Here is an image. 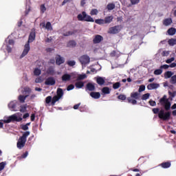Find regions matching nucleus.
Segmentation results:
<instances>
[{
	"label": "nucleus",
	"mask_w": 176,
	"mask_h": 176,
	"mask_svg": "<svg viewBox=\"0 0 176 176\" xmlns=\"http://www.w3.org/2000/svg\"><path fill=\"white\" fill-rule=\"evenodd\" d=\"M102 92L103 94H109L111 93V89H109V87H104L102 89Z\"/></svg>",
	"instance_id": "nucleus-25"
},
{
	"label": "nucleus",
	"mask_w": 176,
	"mask_h": 176,
	"mask_svg": "<svg viewBox=\"0 0 176 176\" xmlns=\"http://www.w3.org/2000/svg\"><path fill=\"white\" fill-rule=\"evenodd\" d=\"M85 5H86V0H81L80 6L83 7Z\"/></svg>",
	"instance_id": "nucleus-63"
},
{
	"label": "nucleus",
	"mask_w": 176,
	"mask_h": 176,
	"mask_svg": "<svg viewBox=\"0 0 176 176\" xmlns=\"http://www.w3.org/2000/svg\"><path fill=\"white\" fill-rule=\"evenodd\" d=\"M168 44L170 45V46H174V45H175V40L174 39H170L168 40Z\"/></svg>",
	"instance_id": "nucleus-52"
},
{
	"label": "nucleus",
	"mask_w": 176,
	"mask_h": 176,
	"mask_svg": "<svg viewBox=\"0 0 176 176\" xmlns=\"http://www.w3.org/2000/svg\"><path fill=\"white\" fill-rule=\"evenodd\" d=\"M45 28L46 30H53V28L52 27V23L50 22H47L45 25Z\"/></svg>",
	"instance_id": "nucleus-41"
},
{
	"label": "nucleus",
	"mask_w": 176,
	"mask_h": 176,
	"mask_svg": "<svg viewBox=\"0 0 176 176\" xmlns=\"http://www.w3.org/2000/svg\"><path fill=\"white\" fill-rule=\"evenodd\" d=\"M90 96L95 100H98L101 97V94L100 92H91Z\"/></svg>",
	"instance_id": "nucleus-17"
},
{
	"label": "nucleus",
	"mask_w": 176,
	"mask_h": 176,
	"mask_svg": "<svg viewBox=\"0 0 176 176\" xmlns=\"http://www.w3.org/2000/svg\"><path fill=\"white\" fill-rule=\"evenodd\" d=\"M68 47H75L76 46V42L74 40H71L67 43Z\"/></svg>",
	"instance_id": "nucleus-26"
},
{
	"label": "nucleus",
	"mask_w": 176,
	"mask_h": 176,
	"mask_svg": "<svg viewBox=\"0 0 176 176\" xmlns=\"http://www.w3.org/2000/svg\"><path fill=\"white\" fill-rule=\"evenodd\" d=\"M74 89H75V85H74L72 84L68 85L67 87V91H70V90H74Z\"/></svg>",
	"instance_id": "nucleus-49"
},
{
	"label": "nucleus",
	"mask_w": 176,
	"mask_h": 176,
	"mask_svg": "<svg viewBox=\"0 0 176 176\" xmlns=\"http://www.w3.org/2000/svg\"><path fill=\"white\" fill-rule=\"evenodd\" d=\"M47 74L49 75H54V68H53V67H50L47 70Z\"/></svg>",
	"instance_id": "nucleus-31"
},
{
	"label": "nucleus",
	"mask_w": 176,
	"mask_h": 176,
	"mask_svg": "<svg viewBox=\"0 0 176 176\" xmlns=\"http://www.w3.org/2000/svg\"><path fill=\"white\" fill-rule=\"evenodd\" d=\"M170 83L172 85H175V83H176V75H175V76H173L170 78Z\"/></svg>",
	"instance_id": "nucleus-45"
},
{
	"label": "nucleus",
	"mask_w": 176,
	"mask_h": 176,
	"mask_svg": "<svg viewBox=\"0 0 176 176\" xmlns=\"http://www.w3.org/2000/svg\"><path fill=\"white\" fill-rule=\"evenodd\" d=\"M74 34H75V32L69 31L66 32L65 33H63V36H69L71 35H74Z\"/></svg>",
	"instance_id": "nucleus-37"
},
{
	"label": "nucleus",
	"mask_w": 176,
	"mask_h": 176,
	"mask_svg": "<svg viewBox=\"0 0 176 176\" xmlns=\"http://www.w3.org/2000/svg\"><path fill=\"white\" fill-rule=\"evenodd\" d=\"M142 91H145V85H140L138 89V93H142Z\"/></svg>",
	"instance_id": "nucleus-44"
},
{
	"label": "nucleus",
	"mask_w": 176,
	"mask_h": 176,
	"mask_svg": "<svg viewBox=\"0 0 176 176\" xmlns=\"http://www.w3.org/2000/svg\"><path fill=\"white\" fill-rule=\"evenodd\" d=\"M30 134V131H25L23 133L22 136L19 138L16 143L18 149H23V148L25 146V143L27 142V137H28Z\"/></svg>",
	"instance_id": "nucleus-3"
},
{
	"label": "nucleus",
	"mask_w": 176,
	"mask_h": 176,
	"mask_svg": "<svg viewBox=\"0 0 176 176\" xmlns=\"http://www.w3.org/2000/svg\"><path fill=\"white\" fill-rule=\"evenodd\" d=\"M35 38H36V32H35V29H33L32 32L30 33L28 42L25 43L24 46V50L20 56V58H23V57H25L27 54H28V52L30 50V43H32V42L35 41Z\"/></svg>",
	"instance_id": "nucleus-1"
},
{
	"label": "nucleus",
	"mask_w": 176,
	"mask_h": 176,
	"mask_svg": "<svg viewBox=\"0 0 176 176\" xmlns=\"http://www.w3.org/2000/svg\"><path fill=\"white\" fill-rule=\"evenodd\" d=\"M55 60L56 65H61V64L65 63V59L60 55H56Z\"/></svg>",
	"instance_id": "nucleus-12"
},
{
	"label": "nucleus",
	"mask_w": 176,
	"mask_h": 176,
	"mask_svg": "<svg viewBox=\"0 0 176 176\" xmlns=\"http://www.w3.org/2000/svg\"><path fill=\"white\" fill-rule=\"evenodd\" d=\"M153 112L155 115L158 113V118L162 120H170V118H171L170 111L164 112V110L163 109L160 111L159 108H154L153 109Z\"/></svg>",
	"instance_id": "nucleus-2"
},
{
	"label": "nucleus",
	"mask_w": 176,
	"mask_h": 176,
	"mask_svg": "<svg viewBox=\"0 0 176 176\" xmlns=\"http://www.w3.org/2000/svg\"><path fill=\"white\" fill-rule=\"evenodd\" d=\"M168 94L171 97V98H169V100H170L172 101L173 98H174V97H175V93L171 92V91H168Z\"/></svg>",
	"instance_id": "nucleus-53"
},
{
	"label": "nucleus",
	"mask_w": 176,
	"mask_h": 176,
	"mask_svg": "<svg viewBox=\"0 0 176 176\" xmlns=\"http://www.w3.org/2000/svg\"><path fill=\"white\" fill-rule=\"evenodd\" d=\"M168 35H175L176 29L175 28H170L167 31Z\"/></svg>",
	"instance_id": "nucleus-24"
},
{
	"label": "nucleus",
	"mask_w": 176,
	"mask_h": 176,
	"mask_svg": "<svg viewBox=\"0 0 176 176\" xmlns=\"http://www.w3.org/2000/svg\"><path fill=\"white\" fill-rule=\"evenodd\" d=\"M91 16H97L98 14V10L97 9H92L90 12Z\"/></svg>",
	"instance_id": "nucleus-33"
},
{
	"label": "nucleus",
	"mask_w": 176,
	"mask_h": 176,
	"mask_svg": "<svg viewBox=\"0 0 176 176\" xmlns=\"http://www.w3.org/2000/svg\"><path fill=\"white\" fill-rule=\"evenodd\" d=\"M71 74H65L62 76V80L63 82H69L71 80Z\"/></svg>",
	"instance_id": "nucleus-16"
},
{
	"label": "nucleus",
	"mask_w": 176,
	"mask_h": 176,
	"mask_svg": "<svg viewBox=\"0 0 176 176\" xmlns=\"http://www.w3.org/2000/svg\"><path fill=\"white\" fill-rule=\"evenodd\" d=\"M21 127L24 131H27V130H28V126L26 124H22Z\"/></svg>",
	"instance_id": "nucleus-55"
},
{
	"label": "nucleus",
	"mask_w": 176,
	"mask_h": 176,
	"mask_svg": "<svg viewBox=\"0 0 176 176\" xmlns=\"http://www.w3.org/2000/svg\"><path fill=\"white\" fill-rule=\"evenodd\" d=\"M141 98V94L139 92H132L131 93V96L126 98L127 102L129 104H132V105H137V100Z\"/></svg>",
	"instance_id": "nucleus-4"
},
{
	"label": "nucleus",
	"mask_w": 176,
	"mask_h": 176,
	"mask_svg": "<svg viewBox=\"0 0 176 176\" xmlns=\"http://www.w3.org/2000/svg\"><path fill=\"white\" fill-rule=\"evenodd\" d=\"M161 68H163L164 69H168L170 68V65H164L161 66Z\"/></svg>",
	"instance_id": "nucleus-57"
},
{
	"label": "nucleus",
	"mask_w": 176,
	"mask_h": 176,
	"mask_svg": "<svg viewBox=\"0 0 176 176\" xmlns=\"http://www.w3.org/2000/svg\"><path fill=\"white\" fill-rule=\"evenodd\" d=\"M52 96H47L46 98H45V102L46 104H50V102H52Z\"/></svg>",
	"instance_id": "nucleus-50"
},
{
	"label": "nucleus",
	"mask_w": 176,
	"mask_h": 176,
	"mask_svg": "<svg viewBox=\"0 0 176 176\" xmlns=\"http://www.w3.org/2000/svg\"><path fill=\"white\" fill-rule=\"evenodd\" d=\"M119 87H120V82H117L113 85V89H114V90L119 89Z\"/></svg>",
	"instance_id": "nucleus-38"
},
{
	"label": "nucleus",
	"mask_w": 176,
	"mask_h": 176,
	"mask_svg": "<svg viewBox=\"0 0 176 176\" xmlns=\"http://www.w3.org/2000/svg\"><path fill=\"white\" fill-rule=\"evenodd\" d=\"M107 10H113V9H115V3H110L107 4Z\"/></svg>",
	"instance_id": "nucleus-30"
},
{
	"label": "nucleus",
	"mask_w": 176,
	"mask_h": 176,
	"mask_svg": "<svg viewBox=\"0 0 176 176\" xmlns=\"http://www.w3.org/2000/svg\"><path fill=\"white\" fill-rule=\"evenodd\" d=\"M172 77H173L172 72L168 71V72H165V74H164L165 79H168V78H172Z\"/></svg>",
	"instance_id": "nucleus-28"
},
{
	"label": "nucleus",
	"mask_w": 176,
	"mask_h": 176,
	"mask_svg": "<svg viewBox=\"0 0 176 176\" xmlns=\"http://www.w3.org/2000/svg\"><path fill=\"white\" fill-rule=\"evenodd\" d=\"M75 86L77 89H82V87L85 86V82L82 81L77 82H76Z\"/></svg>",
	"instance_id": "nucleus-27"
},
{
	"label": "nucleus",
	"mask_w": 176,
	"mask_h": 176,
	"mask_svg": "<svg viewBox=\"0 0 176 176\" xmlns=\"http://www.w3.org/2000/svg\"><path fill=\"white\" fill-rule=\"evenodd\" d=\"M16 107H17V104L15 102H11L8 104V108L12 111L16 109Z\"/></svg>",
	"instance_id": "nucleus-22"
},
{
	"label": "nucleus",
	"mask_w": 176,
	"mask_h": 176,
	"mask_svg": "<svg viewBox=\"0 0 176 176\" xmlns=\"http://www.w3.org/2000/svg\"><path fill=\"white\" fill-rule=\"evenodd\" d=\"M5 166H6V162H2L0 163V171H2V170L5 168Z\"/></svg>",
	"instance_id": "nucleus-46"
},
{
	"label": "nucleus",
	"mask_w": 176,
	"mask_h": 176,
	"mask_svg": "<svg viewBox=\"0 0 176 176\" xmlns=\"http://www.w3.org/2000/svg\"><path fill=\"white\" fill-rule=\"evenodd\" d=\"M6 50H7L8 53H12V47H10V46L7 45Z\"/></svg>",
	"instance_id": "nucleus-58"
},
{
	"label": "nucleus",
	"mask_w": 176,
	"mask_h": 176,
	"mask_svg": "<svg viewBox=\"0 0 176 176\" xmlns=\"http://www.w3.org/2000/svg\"><path fill=\"white\" fill-rule=\"evenodd\" d=\"M170 68H175L176 67V63H173L169 65Z\"/></svg>",
	"instance_id": "nucleus-64"
},
{
	"label": "nucleus",
	"mask_w": 176,
	"mask_h": 176,
	"mask_svg": "<svg viewBox=\"0 0 176 176\" xmlns=\"http://www.w3.org/2000/svg\"><path fill=\"white\" fill-rule=\"evenodd\" d=\"M122 25H116L109 28L108 34H119L122 31Z\"/></svg>",
	"instance_id": "nucleus-8"
},
{
	"label": "nucleus",
	"mask_w": 176,
	"mask_h": 176,
	"mask_svg": "<svg viewBox=\"0 0 176 176\" xmlns=\"http://www.w3.org/2000/svg\"><path fill=\"white\" fill-rule=\"evenodd\" d=\"M78 21H87L88 23H94V19L90 15H88L86 12H82L77 16Z\"/></svg>",
	"instance_id": "nucleus-5"
},
{
	"label": "nucleus",
	"mask_w": 176,
	"mask_h": 176,
	"mask_svg": "<svg viewBox=\"0 0 176 176\" xmlns=\"http://www.w3.org/2000/svg\"><path fill=\"white\" fill-rule=\"evenodd\" d=\"M104 24H110V23H112L113 21V16H106L104 19Z\"/></svg>",
	"instance_id": "nucleus-18"
},
{
	"label": "nucleus",
	"mask_w": 176,
	"mask_h": 176,
	"mask_svg": "<svg viewBox=\"0 0 176 176\" xmlns=\"http://www.w3.org/2000/svg\"><path fill=\"white\" fill-rule=\"evenodd\" d=\"M160 103L161 105L164 106L165 111H170V109L171 108V102L168 100V98H167L166 95H164L163 97L160 99Z\"/></svg>",
	"instance_id": "nucleus-6"
},
{
	"label": "nucleus",
	"mask_w": 176,
	"mask_h": 176,
	"mask_svg": "<svg viewBox=\"0 0 176 176\" xmlns=\"http://www.w3.org/2000/svg\"><path fill=\"white\" fill-rule=\"evenodd\" d=\"M23 91L25 94H30V93H31V88L25 87L23 89Z\"/></svg>",
	"instance_id": "nucleus-42"
},
{
	"label": "nucleus",
	"mask_w": 176,
	"mask_h": 176,
	"mask_svg": "<svg viewBox=\"0 0 176 176\" xmlns=\"http://www.w3.org/2000/svg\"><path fill=\"white\" fill-rule=\"evenodd\" d=\"M150 96H151V94H149V93L144 94L142 96V100L143 101L145 100H148V98H149Z\"/></svg>",
	"instance_id": "nucleus-34"
},
{
	"label": "nucleus",
	"mask_w": 176,
	"mask_h": 176,
	"mask_svg": "<svg viewBox=\"0 0 176 176\" xmlns=\"http://www.w3.org/2000/svg\"><path fill=\"white\" fill-rule=\"evenodd\" d=\"M95 23L96 24H105L104 19H96Z\"/></svg>",
	"instance_id": "nucleus-43"
},
{
	"label": "nucleus",
	"mask_w": 176,
	"mask_h": 176,
	"mask_svg": "<svg viewBox=\"0 0 176 176\" xmlns=\"http://www.w3.org/2000/svg\"><path fill=\"white\" fill-rule=\"evenodd\" d=\"M87 76L86 74H80L78 76L77 80H83V79H86Z\"/></svg>",
	"instance_id": "nucleus-36"
},
{
	"label": "nucleus",
	"mask_w": 176,
	"mask_h": 176,
	"mask_svg": "<svg viewBox=\"0 0 176 176\" xmlns=\"http://www.w3.org/2000/svg\"><path fill=\"white\" fill-rule=\"evenodd\" d=\"M160 166L162 168H170V167H171V162L170 161L162 162L160 164Z\"/></svg>",
	"instance_id": "nucleus-15"
},
{
	"label": "nucleus",
	"mask_w": 176,
	"mask_h": 176,
	"mask_svg": "<svg viewBox=\"0 0 176 176\" xmlns=\"http://www.w3.org/2000/svg\"><path fill=\"white\" fill-rule=\"evenodd\" d=\"M41 69L36 68L34 71V74L35 75V76H39V75H41Z\"/></svg>",
	"instance_id": "nucleus-35"
},
{
	"label": "nucleus",
	"mask_w": 176,
	"mask_h": 176,
	"mask_svg": "<svg viewBox=\"0 0 176 176\" xmlns=\"http://www.w3.org/2000/svg\"><path fill=\"white\" fill-rule=\"evenodd\" d=\"M79 61L82 65H86L90 63V57L87 55H82L79 58Z\"/></svg>",
	"instance_id": "nucleus-9"
},
{
	"label": "nucleus",
	"mask_w": 176,
	"mask_h": 176,
	"mask_svg": "<svg viewBox=\"0 0 176 176\" xmlns=\"http://www.w3.org/2000/svg\"><path fill=\"white\" fill-rule=\"evenodd\" d=\"M162 69H157L154 71V75H162Z\"/></svg>",
	"instance_id": "nucleus-40"
},
{
	"label": "nucleus",
	"mask_w": 176,
	"mask_h": 176,
	"mask_svg": "<svg viewBox=\"0 0 176 176\" xmlns=\"http://www.w3.org/2000/svg\"><path fill=\"white\" fill-rule=\"evenodd\" d=\"M118 100H122V101H124V100H126V97L125 95L120 94V95L118 96Z\"/></svg>",
	"instance_id": "nucleus-47"
},
{
	"label": "nucleus",
	"mask_w": 176,
	"mask_h": 176,
	"mask_svg": "<svg viewBox=\"0 0 176 176\" xmlns=\"http://www.w3.org/2000/svg\"><path fill=\"white\" fill-rule=\"evenodd\" d=\"M160 85L157 83H151L148 85H147L148 90H154L155 89H157Z\"/></svg>",
	"instance_id": "nucleus-14"
},
{
	"label": "nucleus",
	"mask_w": 176,
	"mask_h": 176,
	"mask_svg": "<svg viewBox=\"0 0 176 176\" xmlns=\"http://www.w3.org/2000/svg\"><path fill=\"white\" fill-rule=\"evenodd\" d=\"M50 64H56V60L54 58H51L49 62Z\"/></svg>",
	"instance_id": "nucleus-61"
},
{
	"label": "nucleus",
	"mask_w": 176,
	"mask_h": 176,
	"mask_svg": "<svg viewBox=\"0 0 176 176\" xmlns=\"http://www.w3.org/2000/svg\"><path fill=\"white\" fill-rule=\"evenodd\" d=\"M28 97V95H20L18 98L19 100L20 101V102H25V100L27 99V98Z\"/></svg>",
	"instance_id": "nucleus-23"
},
{
	"label": "nucleus",
	"mask_w": 176,
	"mask_h": 176,
	"mask_svg": "<svg viewBox=\"0 0 176 176\" xmlns=\"http://www.w3.org/2000/svg\"><path fill=\"white\" fill-rule=\"evenodd\" d=\"M67 64L69 67H74L76 64V62L75 60H69L67 62Z\"/></svg>",
	"instance_id": "nucleus-39"
},
{
	"label": "nucleus",
	"mask_w": 176,
	"mask_h": 176,
	"mask_svg": "<svg viewBox=\"0 0 176 176\" xmlns=\"http://www.w3.org/2000/svg\"><path fill=\"white\" fill-rule=\"evenodd\" d=\"M96 83H98V85H100V86H102V85L105 83V78L104 79V78L102 77H98L96 79Z\"/></svg>",
	"instance_id": "nucleus-20"
},
{
	"label": "nucleus",
	"mask_w": 176,
	"mask_h": 176,
	"mask_svg": "<svg viewBox=\"0 0 176 176\" xmlns=\"http://www.w3.org/2000/svg\"><path fill=\"white\" fill-rule=\"evenodd\" d=\"M28 156V151H26L25 153H24L22 155L23 159H25V157H27Z\"/></svg>",
	"instance_id": "nucleus-60"
},
{
	"label": "nucleus",
	"mask_w": 176,
	"mask_h": 176,
	"mask_svg": "<svg viewBox=\"0 0 176 176\" xmlns=\"http://www.w3.org/2000/svg\"><path fill=\"white\" fill-rule=\"evenodd\" d=\"M85 90L86 91H87V90L89 91H94V90H96V86L91 82H88L86 85Z\"/></svg>",
	"instance_id": "nucleus-13"
},
{
	"label": "nucleus",
	"mask_w": 176,
	"mask_h": 176,
	"mask_svg": "<svg viewBox=\"0 0 176 176\" xmlns=\"http://www.w3.org/2000/svg\"><path fill=\"white\" fill-rule=\"evenodd\" d=\"M79 107H80V103H78L77 104H75L74 106V109H79Z\"/></svg>",
	"instance_id": "nucleus-62"
},
{
	"label": "nucleus",
	"mask_w": 176,
	"mask_h": 176,
	"mask_svg": "<svg viewBox=\"0 0 176 176\" xmlns=\"http://www.w3.org/2000/svg\"><path fill=\"white\" fill-rule=\"evenodd\" d=\"M30 120L32 122H34V120H35V113H32L30 116Z\"/></svg>",
	"instance_id": "nucleus-59"
},
{
	"label": "nucleus",
	"mask_w": 176,
	"mask_h": 176,
	"mask_svg": "<svg viewBox=\"0 0 176 176\" xmlns=\"http://www.w3.org/2000/svg\"><path fill=\"white\" fill-rule=\"evenodd\" d=\"M148 104L151 105V107H156V102L155 100H150Z\"/></svg>",
	"instance_id": "nucleus-51"
},
{
	"label": "nucleus",
	"mask_w": 176,
	"mask_h": 176,
	"mask_svg": "<svg viewBox=\"0 0 176 176\" xmlns=\"http://www.w3.org/2000/svg\"><path fill=\"white\" fill-rule=\"evenodd\" d=\"M40 9H41V13H45V12H46V7L45 6V4H42L40 6Z\"/></svg>",
	"instance_id": "nucleus-48"
},
{
	"label": "nucleus",
	"mask_w": 176,
	"mask_h": 176,
	"mask_svg": "<svg viewBox=\"0 0 176 176\" xmlns=\"http://www.w3.org/2000/svg\"><path fill=\"white\" fill-rule=\"evenodd\" d=\"M21 120H23L22 118H18L16 114H14L8 117L6 120H4V123H10L11 122H21Z\"/></svg>",
	"instance_id": "nucleus-7"
},
{
	"label": "nucleus",
	"mask_w": 176,
	"mask_h": 176,
	"mask_svg": "<svg viewBox=\"0 0 176 176\" xmlns=\"http://www.w3.org/2000/svg\"><path fill=\"white\" fill-rule=\"evenodd\" d=\"M173 23V19L171 18L165 19L163 21V25L166 27H168V25H170V24Z\"/></svg>",
	"instance_id": "nucleus-19"
},
{
	"label": "nucleus",
	"mask_w": 176,
	"mask_h": 176,
	"mask_svg": "<svg viewBox=\"0 0 176 176\" xmlns=\"http://www.w3.org/2000/svg\"><path fill=\"white\" fill-rule=\"evenodd\" d=\"M52 105H55L56 102H57V101H58V100H60V98H58V96H54L52 99Z\"/></svg>",
	"instance_id": "nucleus-32"
},
{
	"label": "nucleus",
	"mask_w": 176,
	"mask_h": 176,
	"mask_svg": "<svg viewBox=\"0 0 176 176\" xmlns=\"http://www.w3.org/2000/svg\"><path fill=\"white\" fill-rule=\"evenodd\" d=\"M146 160H145V157H140L138 159V164L137 166V167H138V166H142V164H144V163H145Z\"/></svg>",
	"instance_id": "nucleus-29"
},
{
	"label": "nucleus",
	"mask_w": 176,
	"mask_h": 176,
	"mask_svg": "<svg viewBox=\"0 0 176 176\" xmlns=\"http://www.w3.org/2000/svg\"><path fill=\"white\" fill-rule=\"evenodd\" d=\"M64 96V91H63V89L58 88L56 91V96L61 98Z\"/></svg>",
	"instance_id": "nucleus-21"
},
{
	"label": "nucleus",
	"mask_w": 176,
	"mask_h": 176,
	"mask_svg": "<svg viewBox=\"0 0 176 176\" xmlns=\"http://www.w3.org/2000/svg\"><path fill=\"white\" fill-rule=\"evenodd\" d=\"M131 5H137L140 3V0H130Z\"/></svg>",
	"instance_id": "nucleus-54"
},
{
	"label": "nucleus",
	"mask_w": 176,
	"mask_h": 176,
	"mask_svg": "<svg viewBox=\"0 0 176 176\" xmlns=\"http://www.w3.org/2000/svg\"><path fill=\"white\" fill-rule=\"evenodd\" d=\"M27 111V107L21 106L20 109V112H26Z\"/></svg>",
	"instance_id": "nucleus-56"
},
{
	"label": "nucleus",
	"mask_w": 176,
	"mask_h": 176,
	"mask_svg": "<svg viewBox=\"0 0 176 176\" xmlns=\"http://www.w3.org/2000/svg\"><path fill=\"white\" fill-rule=\"evenodd\" d=\"M102 41H104V37L100 34H96L93 39V43H94V45H97V43H101Z\"/></svg>",
	"instance_id": "nucleus-11"
},
{
	"label": "nucleus",
	"mask_w": 176,
	"mask_h": 176,
	"mask_svg": "<svg viewBox=\"0 0 176 176\" xmlns=\"http://www.w3.org/2000/svg\"><path fill=\"white\" fill-rule=\"evenodd\" d=\"M45 85L46 86H54L56 85V80L53 77H48L45 81Z\"/></svg>",
	"instance_id": "nucleus-10"
}]
</instances>
